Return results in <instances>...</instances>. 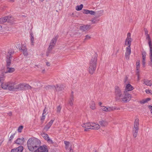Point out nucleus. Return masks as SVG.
I'll list each match as a JSON object with an SVG mask.
<instances>
[{"label":"nucleus","instance_id":"1","mask_svg":"<svg viewBox=\"0 0 152 152\" xmlns=\"http://www.w3.org/2000/svg\"><path fill=\"white\" fill-rule=\"evenodd\" d=\"M115 94L116 100L124 103L128 102L131 98L130 94L126 93V90L123 94L120 88L118 86L115 87Z\"/></svg>","mask_w":152,"mask_h":152},{"label":"nucleus","instance_id":"2","mask_svg":"<svg viewBox=\"0 0 152 152\" xmlns=\"http://www.w3.org/2000/svg\"><path fill=\"white\" fill-rule=\"evenodd\" d=\"M40 143V141L39 140L34 138H30L27 142L28 149L30 151H33L39 147Z\"/></svg>","mask_w":152,"mask_h":152},{"label":"nucleus","instance_id":"3","mask_svg":"<svg viewBox=\"0 0 152 152\" xmlns=\"http://www.w3.org/2000/svg\"><path fill=\"white\" fill-rule=\"evenodd\" d=\"M97 55L95 54L92 57L90 62L88 72L90 74H92L96 69L97 61Z\"/></svg>","mask_w":152,"mask_h":152},{"label":"nucleus","instance_id":"4","mask_svg":"<svg viewBox=\"0 0 152 152\" xmlns=\"http://www.w3.org/2000/svg\"><path fill=\"white\" fill-rule=\"evenodd\" d=\"M58 38V36L57 35L55 37L53 38L51 41L48 48V50L47 51L46 53V55L47 56H48L49 54L50 53L51 50L55 45Z\"/></svg>","mask_w":152,"mask_h":152},{"label":"nucleus","instance_id":"5","mask_svg":"<svg viewBox=\"0 0 152 152\" xmlns=\"http://www.w3.org/2000/svg\"><path fill=\"white\" fill-rule=\"evenodd\" d=\"M139 120L138 119H135L133 129V136L136 137L137 135L139 130Z\"/></svg>","mask_w":152,"mask_h":152},{"label":"nucleus","instance_id":"6","mask_svg":"<svg viewBox=\"0 0 152 152\" xmlns=\"http://www.w3.org/2000/svg\"><path fill=\"white\" fill-rule=\"evenodd\" d=\"M131 34L128 33L127 34V37L125 41V44L127 46V47H131V42L132 40V39L131 38Z\"/></svg>","mask_w":152,"mask_h":152},{"label":"nucleus","instance_id":"7","mask_svg":"<svg viewBox=\"0 0 152 152\" xmlns=\"http://www.w3.org/2000/svg\"><path fill=\"white\" fill-rule=\"evenodd\" d=\"M48 150L46 148V146H41L38 148L34 152H48Z\"/></svg>","mask_w":152,"mask_h":152},{"label":"nucleus","instance_id":"8","mask_svg":"<svg viewBox=\"0 0 152 152\" xmlns=\"http://www.w3.org/2000/svg\"><path fill=\"white\" fill-rule=\"evenodd\" d=\"M92 123H84L82 124V126L85 128V129L84 130L85 131H87L88 129H91Z\"/></svg>","mask_w":152,"mask_h":152},{"label":"nucleus","instance_id":"9","mask_svg":"<svg viewBox=\"0 0 152 152\" xmlns=\"http://www.w3.org/2000/svg\"><path fill=\"white\" fill-rule=\"evenodd\" d=\"M131 52V47H126V52L125 53V56L127 60H129V56Z\"/></svg>","mask_w":152,"mask_h":152},{"label":"nucleus","instance_id":"10","mask_svg":"<svg viewBox=\"0 0 152 152\" xmlns=\"http://www.w3.org/2000/svg\"><path fill=\"white\" fill-rule=\"evenodd\" d=\"M91 28V26L90 25H83L80 26V30L83 31H85L89 30Z\"/></svg>","mask_w":152,"mask_h":152},{"label":"nucleus","instance_id":"11","mask_svg":"<svg viewBox=\"0 0 152 152\" xmlns=\"http://www.w3.org/2000/svg\"><path fill=\"white\" fill-rule=\"evenodd\" d=\"M16 85L14 83H9L8 90L12 91L16 90Z\"/></svg>","mask_w":152,"mask_h":152},{"label":"nucleus","instance_id":"12","mask_svg":"<svg viewBox=\"0 0 152 152\" xmlns=\"http://www.w3.org/2000/svg\"><path fill=\"white\" fill-rule=\"evenodd\" d=\"M41 135L43 138L47 140L48 142L50 143L53 142L52 140L50 139L49 136L47 134L44 132H42L41 134Z\"/></svg>","mask_w":152,"mask_h":152},{"label":"nucleus","instance_id":"13","mask_svg":"<svg viewBox=\"0 0 152 152\" xmlns=\"http://www.w3.org/2000/svg\"><path fill=\"white\" fill-rule=\"evenodd\" d=\"M65 86L62 84L57 85L55 86V89L56 91H59L64 89Z\"/></svg>","mask_w":152,"mask_h":152},{"label":"nucleus","instance_id":"14","mask_svg":"<svg viewBox=\"0 0 152 152\" xmlns=\"http://www.w3.org/2000/svg\"><path fill=\"white\" fill-rule=\"evenodd\" d=\"M20 49L23 51V54L24 56H27L28 55L27 49L25 46L22 45Z\"/></svg>","mask_w":152,"mask_h":152},{"label":"nucleus","instance_id":"15","mask_svg":"<svg viewBox=\"0 0 152 152\" xmlns=\"http://www.w3.org/2000/svg\"><path fill=\"white\" fill-rule=\"evenodd\" d=\"M15 71V69L14 68L10 67V66H6L5 73H12Z\"/></svg>","mask_w":152,"mask_h":152},{"label":"nucleus","instance_id":"16","mask_svg":"<svg viewBox=\"0 0 152 152\" xmlns=\"http://www.w3.org/2000/svg\"><path fill=\"white\" fill-rule=\"evenodd\" d=\"M145 36L146 39L148 40V43L150 48V50H151H151H152V41L151 40V38L149 35H146Z\"/></svg>","mask_w":152,"mask_h":152},{"label":"nucleus","instance_id":"17","mask_svg":"<svg viewBox=\"0 0 152 152\" xmlns=\"http://www.w3.org/2000/svg\"><path fill=\"white\" fill-rule=\"evenodd\" d=\"M23 148L22 146H20L15 148L11 150V152H22Z\"/></svg>","mask_w":152,"mask_h":152},{"label":"nucleus","instance_id":"18","mask_svg":"<svg viewBox=\"0 0 152 152\" xmlns=\"http://www.w3.org/2000/svg\"><path fill=\"white\" fill-rule=\"evenodd\" d=\"M54 121L53 120H51L44 127V130L47 131L53 124Z\"/></svg>","mask_w":152,"mask_h":152},{"label":"nucleus","instance_id":"19","mask_svg":"<svg viewBox=\"0 0 152 152\" xmlns=\"http://www.w3.org/2000/svg\"><path fill=\"white\" fill-rule=\"evenodd\" d=\"M91 129L97 130L100 128L99 125L94 123H92Z\"/></svg>","mask_w":152,"mask_h":152},{"label":"nucleus","instance_id":"20","mask_svg":"<svg viewBox=\"0 0 152 152\" xmlns=\"http://www.w3.org/2000/svg\"><path fill=\"white\" fill-rule=\"evenodd\" d=\"M1 87L2 88L4 89H8L9 83L2 82L1 83Z\"/></svg>","mask_w":152,"mask_h":152},{"label":"nucleus","instance_id":"21","mask_svg":"<svg viewBox=\"0 0 152 152\" xmlns=\"http://www.w3.org/2000/svg\"><path fill=\"white\" fill-rule=\"evenodd\" d=\"M10 56H8V55H7L6 57V62H7V65L6 66H10V65L11 63V58L12 56H11L10 54Z\"/></svg>","mask_w":152,"mask_h":152},{"label":"nucleus","instance_id":"22","mask_svg":"<svg viewBox=\"0 0 152 152\" xmlns=\"http://www.w3.org/2000/svg\"><path fill=\"white\" fill-rule=\"evenodd\" d=\"M134 89L133 86H132L130 84H127L126 87V93L127 91H131L132 90Z\"/></svg>","mask_w":152,"mask_h":152},{"label":"nucleus","instance_id":"23","mask_svg":"<svg viewBox=\"0 0 152 152\" xmlns=\"http://www.w3.org/2000/svg\"><path fill=\"white\" fill-rule=\"evenodd\" d=\"M24 140V138L22 137V138H19L17 139V140L15 141V142L18 145L22 144Z\"/></svg>","mask_w":152,"mask_h":152},{"label":"nucleus","instance_id":"24","mask_svg":"<svg viewBox=\"0 0 152 152\" xmlns=\"http://www.w3.org/2000/svg\"><path fill=\"white\" fill-rule=\"evenodd\" d=\"M99 123L100 126L102 127H105L108 124V122L107 121L103 120L99 121Z\"/></svg>","mask_w":152,"mask_h":152},{"label":"nucleus","instance_id":"25","mask_svg":"<svg viewBox=\"0 0 152 152\" xmlns=\"http://www.w3.org/2000/svg\"><path fill=\"white\" fill-rule=\"evenodd\" d=\"M24 88V84H20L18 85H17L16 86V90H23Z\"/></svg>","mask_w":152,"mask_h":152},{"label":"nucleus","instance_id":"26","mask_svg":"<svg viewBox=\"0 0 152 152\" xmlns=\"http://www.w3.org/2000/svg\"><path fill=\"white\" fill-rule=\"evenodd\" d=\"M144 84L148 86H151L152 85V81L148 80H144Z\"/></svg>","mask_w":152,"mask_h":152},{"label":"nucleus","instance_id":"27","mask_svg":"<svg viewBox=\"0 0 152 152\" xmlns=\"http://www.w3.org/2000/svg\"><path fill=\"white\" fill-rule=\"evenodd\" d=\"M6 17L7 18V19H6L7 20V22L8 23H12L13 22L14 18L12 16H9Z\"/></svg>","mask_w":152,"mask_h":152},{"label":"nucleus","instance_id":"28","mask_svg":"<svg viewBox=\"0 0 152 152\" xmlns=\"http://www.w3.org/2000/svg\"><path fill=\"white\" fill-rule=\"evenodd\" d=\"M150 61L149 62V65L151 66H152V50L151 51L150 50Z\"/></svg>","mask_w":152,"mask_h":152},{"label":"nucleus","instance_id":"29","mask_svg":"<svg viewBox=\"0 0 152 152\" xmlns=\"http://www.w3.org/2000/svg\"><path fill=\"white\" fill-rule=\"evenodd\" d=\"M95 102H92L90 104V107L92 110H94L96 108Z\"/></svg>","mask_w":152,"mask_h":152},{"label":"nucleus","instance_id":"30","mask_svg":"<svg viewBox=\"0 0 152 152\" xmlns=\"http://www.w3.org/2000/svg\"><path fill=\"white\" fill-rule=\"evenodd\" d=\"M7 19V18L6 17V16L3 18H0V23H4L5 22H7V20L6 19Z\"/></svg>","mask_w":152,"mask_h":152},{"label":"nucleus","instance_id":"31","mask_svg":"<svg viewBox=\"0 0 152 152\" xmlns=\"http://www.w3.org/2000/svg\"><path fill=\"white\" fill-rule=\"evenodd\" d=\"M55 87V86H54L48 85V86H45V88L46 90H49L50 89L51 90L52 89H54Z\"/></svg>","mask_w":152,"mask_h":152},{"label":"nucleus","instance_id":"32","mask_svg":"<svg viewBox=\"0 0 152 152\" xmlns=\"http://www.w3.org/2000/svg\"><path fill=\"white\" fill-rule=\"evenodd\" d=\"M108 112H110L113 111L114 110H119V109H117L116 108L114 107H108Z\"/></svg>","mask_w":152,"mask_h":152},{"label":"nucleus","instance_id":"33","mask_svg":"<svg viewBox=\"0 0 152 152\" xmlns=\"http://www.w3.org/2000/svg\"><path fill=\"white\" fill-rule=\"evenodd\" d=\"M30 38L31 41V45H34V35L33 34L31 33L30 34Z\"/></svg>","mask_w":152,"mask_h":152},{"label":"nucleus","instance_id":"34","mask_svg":"<svg viewBox=\"0 0 152 152\" xmlns=\"http://www.w3.org/2000/svg\"><path fill=\"white\" fill-rule=\"evenodd\" d=\"M4 74L2 73L0 75V83H2L4 80Z\"/></svg>","mask_w":152,"mask_h":152},{"label":"nucleus","instance_id":"35","mask_svg":"<svg viewBox=\"0 0 152 152\" xmlns=\"http://www.w3.org/2000/svg\"><path fill=\"white\" fill-rule=\"evenodd\" d=\"M24 87L26 89H31L32 88V87L28 84H24Z\"/></svg>","mask_w":152,"mask_h":152},{"label":"nucleus","instance_id":"36","mask_svg":"<svg viewBox=\"0 0 152 152\" xmlns=\"http://www.w3.org/2000/svg\"><path fill=\"white\" fill-rule=\"evenodd\" d=\"M83 6V5L82 4H81L79 6H77L76 7V9L77 10L80 11L82 9Z\"/></svg>","mask_w":152,"mask_h":152},{"label":"nucleus","instance_id":"37","mask_svg":"<svg viewBox=\"0 0 152 152\" xmlns=\"http://www.w3.org/2000/svg\"><path fill=\"white\" fill-rule=\"evenodd\" d=\"M74 101V99L73 96H72V97L70 99L69 102V103L71 106H72L73 104V101Z\"/></svg>","mask_w":152,"mask_h":152},{"label":"nucleus","instance_id":"38","mask_svg":"<svg viewBox=\"0 0 152 152\" xmlns=\"http://www.w3.org/2000/svg\"><path fill=\"white\" fill-rule=\"evenodd\" d=\"M101 107H102V109L103 111L105 112H108V107L104 106H101Z\"/></svg>","mask_w":152,"mask_h":152},{"label":"nucleus","instance_id":"39","mask_svg":"<svg viewBox=\"0 0 152 152\" xmlns=\"http://www.w3.org/2000/svg\"><path fill=\"white\" fill-rule=\"evenodd\" d=\"M142 59H145L146 55V52L145 51H143L142 52Z\"/></svg>","mask_w":152,"mask_h":152},{"label":"nucleus","instance_id":"40","mask_svg":"<svg viewBox=\"0 0 152 152\" xmlns=\"http://www.w3.org/2000/svg\"><path fill=\"white\" fill-rule=\"evenodd\" d=\"M23 126H20L18 128V131L19 132H21V131L22 129H23Z\"/></svg>","mask_w":152,"mask_h":152},{"label":"nucleus","instance_id":"41","mask_svg":"<svg viewBox=\"0 0 152 152\" xmlns=\"http://www.w3.org/2000/svg\"><path fill=\"white\" fill-rule=\"evenodd\" d=\"M15 135V133H14L9 138V140L11 141L13 139V138H14Z\"/></svg>","mask_w":152,"mask_h":152},{"label":"nucleus","instance_id":"42","mask_svg":"<svg viewBox=\"0 0 152 152\" xmlns=\"http://www.w3.org/2000/svg\"><path fill=\"white\" fill-rule=\"evenodd\" d=\"M61 107L60 106H58L57 107V111L58 113H59L60 112L61 110Z\"/></svg>","mask_w":152,"mask_h":152},{"label":"nucleus","instance_id":"43","mask_svg":"<svg viewBox=\"0 0 152 152\" xmlns=\"http://www.w3.org/2000/svg\"><path fill=\"white\" fill-rule=\"evenodd\" d=\"M91 38V37L90 36L87 35L86 36V38L84 39V40H88L90 39Z\"/></svg>","mask_w":152,"mask_h":152},{"label":"nucleus","instance_id":"44","mask_svg":"<svg viewBox=\"0 0 152 152\" xmlns=\"http://www.w3.org/2000/svg\"><path fill=\"white\" fill-rule=\"evenodd\" d=\"M140 66V61L138 62H137L136 63V68L137 69H138L139 68Z\"/></svg>","mask_w":152,"mask_h":152},{"label":"nucleus","instance_id":"45","mask_svg":"<svg viewBox=\"0 0 152 152\" xmlns=\"http://www.w3.org/2000/svg\"><path fill=\"white\" fill-rule=\"evenodd\" d=\"M145 92L147 94L150 93L152 94V91L151 90H149L148 89H146L145 90Z\"/></svg>","mask_w":152,"mask_h":152},{"label":"nucleus","instance_id":"46","mask_svg":"<svg viewBox=\"0 0 152 152\" xmlns=\"http://www.w3.org/2000/svg\"><path fill=\"white\" fill-rule=\"evenodd\" d=\"M83 12L85 14H88L89 13V10H84Z\"/></svg>","mask_w":152,"mask_h":152},{"label":"nucleus","instance_id":"47","mask_svg":"<svg viewBox=\"0 0 152 152\" xmlns=\"http://www.w3.org/2000/svg\"><path fill=\"white\" fill-rule=\"evenodd\" d=\"M89 14H90L92 15H94L95 14V12L94 11L92 10H89Z\"/></svg>","mask_w":152,"mask_h":152},{"label":"nucleus","instance_id":"48","mask_svg":"<svg viewBox=\"0 0 152 152\" xmlns=\"http://www.w3.org/2000/svg\"><path fill=\"white\" fill-rule=\"evenodd\" d=\"M64 143L66 147H68L69 145V142H67L66 141H64Z\"/></svg>","mask_w":152,"mask_h":152},{"label":"nucleus","instance_id":"49","mask_svg":"<svg viewBox=\"0 0 152 152\" xmlns=\"http://www.w3.org/2000/svg\"><path fill=\"white\" fill-rule=\"evenodd\" d=\"M144 31H145V36L147 35H149L148 34V31L147 29H144Z\"/></svg>","mask_w":152,"mask_h":152},{"label":"nucleus","instance_id":"50","mask_svg":"<svg viewBox=\"0 0 152 152\" xmlns=\"http://www.w3.org/2000/svg\"><path fill=\"white\" fill-rule=\"evenodd\" d=\"M147 102L145 101V100H143L140 101V103L142 104H144L145 103Z\"/></svg>","mask_w":152,"mask_h":152},{"label":"nucleus","instance_id":"51","mask_svg":"<svg viewBox=\"0 0 152 152\" xmlns=\"http://www.w3.org/2000/svg\"><path fill=\"white\" fill-rule=\"evenodd\" d=\"M142 65H143L144 66H145V59H142Z\"/></svg>","mask_w":152,"mask_h":152},{"label":"nucleus","instance_id":"52","mask_svg":"<svg viewBox=\"0 0 152 152\" xmlns=\"http://www.w3.org/2000/svg\"><path fill=\"white\" fill-rule=\"evenodd\" d=\"M45 115H42V117L41 118V120H44L45 119Z\"/></svg>","mask_w":152,"mask_h":152},{"label":"nucleus","instance_id":"53","mask_svg":"<svg viewBox=\"0 0 152 152\" xmlns=\"http://www.w3.org/2000/svg\"><path fill=\"white\" fill-rule=\"evenodd\" d=\"M136 75H139V69H137Z\"/></svg>","mask_w":152,"mask_h":152},{"label":"nucleus","instance_id":"54","mask_svg":"<svg viewBox=\"0 0 152 152\" xmlns=\"http://www.w3.org/2000/svg\"><path fill=\"white\" fill-rule=\"evenodd\" d=\"M8 53L9 54V55L8 56H10V55H11L12 54L13 52L12 51H10V50H9L8 51Z\"/></svg>","mask_w":152,"mask_h":152},{"label":"nucleus","instance_id":"55","mask_svg":"<svg viewBox=\"0 0 152 152\" xmlns=\"http://www.w3.org/2000/svg\"><path fill=\"white\" fill-rule=\"evenodd\" d=\"M47 112V110H46L45 108V109L44 110H43V113L42 115H46V113Z\"/></svg>","mask_w":152,"mask_h":152},{"label":"nucleus","instance_id":"56","mask_svg":"<svg viewBox=\"0 0 152 152\" xmlns=\"http://www.w3.org/2000/svg\"><path fill=\"white\" fill-rule=\"evenodd\" d=\"M149 108L150 109V111L151 113H152V106H149Z\"/></svg>","mask_w":152,"mask_h":152},{"label":"nucleus","instance_id":"57","mask_svg":"<svg viewBox=\"0 0 152 152\" xmlns=\"http://www.w3.org/2000/svg\"><path fill=\"white\" fill-rule=\"evenodd\" d=\"M7 114L10 116H11L12 115V113L11 112H10L7 113Z\"/></svg>","mask_w":152,"mask_h":152},{"label":"nucleus","instance_id":"58","mask_svg":"<svg viewBox=\"0 0 152 152\" xmlns=\"http://www.w3.org/2000/svg\"><path fill=\"white\" fill-rule=\"evenodd\" d=\"M146 102H147L148 101H149L150 100V99L149 98H147L146 99H145Z\"/></svg>","mask_w":152,"mask_h":152},{"label":"nucleus","instance_id":"59","mask_svg":"<svg viewBox=\"0 0 152 152\" xmlns=\"http://www.w3.org/2000/svg\"><path fill=\"white\" fill-rule=\"evenodd\" d=\"M47 65L48 66H49L50 65V63H47Z\"/></svg>","mask_w":152,"mask_h":152},{"label":"nucleus","instance_id":"60","mask_svg":"<svg viewBox=\"0 0 152 152\" xmlns=\"http://www.w3.org/2000/svg\"><path fill=\"white\" fill-rule=\"evenodd\" d=\"M69 152H73V151L71 148L70 149Z\"/></svg>","mask_w":152,"mask_h":152},{"label":"nucleus","instance_id":"61","mask_svg":"<svg viewBox=\"0 0 152 152\" xmlns=\"http://www.w3.org/2000/svg\"><path fill=\"white\" fill-rule=\"evenodd\" d=\"M137 80L138 81H139L140 80V77H139V75H137Z\"/></svg>","mask_w":152,"mask_h":152},{"label":"nucleus","instance_id":"62","mask_svg":"<svg viewBox=\"0 0 152 152\" xmlns=\"http://www.w3.org/2000/svg\"><path fill=\"white\" fill-rule=\"evenodd\" d=\"M102 103L101 102H99V105H100V106H101V105L102 104Z\"/></svg>","mask_w":152,"mask_h":152},{"label":"nucleus","instance_id":"63","mask_svg":"<svg viewBox=\"0 0 152 152\" xmlns=\"http://www.w3.org/2000/svg\"><path fill=\"white\" fill-rule=\"evenodd\" d=\"M99 12L100 13V14H101V15H100L99 16H101L102 15V14L103 13V11H100Z\"/></svg>","mask_w":152,"mask_h":152},{"label":"nucleus","instance_id":"64","mask_svg":"<svg viewBox=\"0 0 152 152\" xmlns=\"http://www.w3.org/2000/svg\"><path fill=\"white\" fill-rule=\"evenodd\" d=\"M7 0L9 1L12 2H13L14 1V0Z\"/></svg>","mask_w":152,"mask_h":152}]
</instances>
